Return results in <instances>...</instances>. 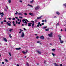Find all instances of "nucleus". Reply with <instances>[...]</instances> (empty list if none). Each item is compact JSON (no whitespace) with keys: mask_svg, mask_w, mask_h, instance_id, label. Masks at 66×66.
<instances>
[{"mask_svg":"<svg viewBox=\"0 0 66 66\" xmlns=\"http://www.w3.org/2000/svg\"><path fill=\"white\" fill-rule=\"evenodd\" d=\"M47 28V26H45L43 27V29H46Z\"/></svg>","mask_w":66,"mask_h":66,"instance_id":"20","label":"nucleus"},{"mask_svg":"<svg viewBox=\"0 0 66 66\" xmlns=\"http://www.w3.org/2000/svg\"><path fill=\"white\" fill-rule=\"evenodd\" d=\"M6 23H7V24H9H9H11V22L10 21H8L6 22Z\"/></svg>","mask_w":66,"mask_h":66,"instance_id":"13","label":"nucleus"},{"mask_svg":"<svg viewBox=\"0 0 66 66\" xmlns=\"http://www.w3.org/2000/svg\"><path fill=\"white\" fill-rule=\"evenodd\" d=\"M5 61L6 62H8V61L7 59H5Z\"/></svg>","mask_w":66,"mask_h":66,"instance_id":"41","label":"nucleus"},{"mask_svg":"<svg viewBox=\"0 0 66 66\" xmlns=\"http://www.w3.org/2000/svg\"><path fill=\"white\" fill-rule=\"evenodd\" d=\"M19 30H20V31H21V32H22V31H23L21 29H20Z\"/></svg>","mask_w":66,"mask_h":66,"instance_id":"42","label":"nucleus"},{"mask_svg":"<svg viewBox=\"0 0 66 66\" xmlns=\"http://www.w3.org/2000/svg\"><path fill=\"white\" fill-rule=\"evenodd\" d=\"M38 38H39V37H38V36H37L36 37V38H37V39H38Z\"/></svg>","mask_w":66,"mask_h":66,"instance_id":"38","label":"nucleus"},{"mask_svg":"<svg viewBox=\"0 0 66 66\" xmlns=\"http://www.w3.org/2000/svg\"><path fill=\"white\" fill-rule=\"evenodd\" d=\"M44 24V23H42V25H43Z\"/></svg>","mask_w":66,"mask_h":66,"instance_id":"47","label":"nucleus"},{"mask_svg":"<svg viewBox=\"0 0 66 66\" xmlns=\"http://www.w3.org/2000/svg\"><path fill=\"white\" fill-rule=\"evenodd\" d=\"M56 26H59L60 25V23H58L56 24Z\"/></svg>","mask_w":66,"mask_h":66,"instance_id":"29","label":"nucleus"},{"mask_svg":"<svg viewBox=\"0 0 66 66\" xmlns=\"http://www.w3.org/2000/svg\"><path fill=\"white\" fill-rule=\"evenodd\" d=\"M25 20L26 21H27V22H29V21L28 20L26 19H25Z\"/></svg>","mask_w":66,"mask_h":66,"instance_id":"34","label":"nucleus"},{"mask_svg":"<svg viewBox=\"0 0 66 66\" xmlns=\"http://www.w3.org/2000/svg\"><path fill=\"white\" fill-rule=\"evenodd\" d=\"M24 14L25 15H26V16H27V14L26 13H24Z\"/></svg>","mask_w":66,"mask_h":66,"instance_id":"39","label":"nucleus"},{"mask_svg":"<svg viewBox=\"0 0 66 66\" xmlns=\"http://www.w3.org/2000/svg\"><path fill=\"white\" fill-rule=\"evenodd\" d=\"M52 51H55V49L54 48H53L52 49Z\"/></svg>","mask_w":66,"mask_h":66,"instance_id":"30","label":"nucleus"},{"mask_svg":"<svg viewBox=\"0 0 66 66\" xmlns=\"http://www.w3.org/2000/svg\"><path fill=\"white\" fill-rule=\"evenodd\" d=\"M42 18H41V17H38L37 18V19H41Z\"/></svg>","mask_w":66,"mask_h":66,"instance_id":"16","label":"nucleus"},{"mask_svg":"<svg viewBox=\"0 0 66 66\" xmlns=\"http://www.w3.org/2000/svg\"><path fill=\"white\" fill-rule=\"evenodd\" d=\"M15 18H16V19H18V18L17 17V16H16V17H15Z\"/></svg>","mask_w":66,"mask_h":66,"instance_id":"62","label":"nucleus"},{"mask_svg":"<svg viewBox=\"0 0 66 66\" xmlns=\"http://www.w3.org/2000/svg\"><path fill=\"white\" fill-rule=\"evenodd\" d=\"M9 36H10V37L11 38H12V36H11V34H9Z\"/></svg>","mask_w":66,"mask_h":66,"instance_id":"26","label":"nucleus"},{"mask_svg":"<svg viewBox=\"0 0 66 66\" xmlns=\"http://www.w3.org/2000/svg\"><path fill=\"white\" fill-rule=\"evenodd\" d=\"M60 43H61V44H63V43L64 42L63 41H62L61 40H60Z\"/></svg>","mask_w":66,"mask_h":66,"instance_id":"17","label":"nucleus"},{"mask_svg":"<svg viewBox=\"0 0 66 66\" xmlns=\"http://www.w3.org/2000/svg\"><path fill=\"white\" fill-rule=\"evenodd\" d=\"M22 26H24V24H22Z\"/></svg>","mask_w":66,"mask_h":66,"instance_id":"55","label":"nucleus"},{"mask_svg":"<svg viewBox=\"0 0 66 66\" xmlns=\"http://www.w3.org/2000/svg\"><path fill=\"white\" fill-rule=\"evenodd\" d=\"M18 15H20V16H22V15H23L22 13L20 12H19L18 13Z\"/></svg>","mask_w":66,"mask_h":66,"instance_id":"8","label":"nucleus"},{"mask_svg":"<svg viewBox=\"0 0 66 66\" xmlns=\"http://www.w3.org/2000/svg\"><path fill=\"white\" fill-rule=\"evenodd\" d=\"M52 54L53 55V56H54V55H55V54H54L53 53Z\"/></svg>","mask_w":66,"mask_h":66,"instance_id":"33","label":"nucleus"},{"mask_svg":"<svg viewBox=\"0 0 66 66\" xmlns=\"http://www.w3.org/2000/svg\"><path fill=\"white\" fill-rule=\"evenodd\" d=\"M34 0H32V1H31L30 2V3H32H32H33V2H34Z\"/></svg>","mask_w":66,"mask_h":66,"instance_id":"19","label":"nucleus"},{"mask_svg":"<svg viewBox=\"0 0 66 66\" xmlns=\"http://www.w3.org/2000/svg\"><path fill=\"white\" fill-rule=\"evenodd\" d=\"M54 65L55 66H59V65L56 64V63H54Z\"/></svg>","mask_w":66,"mask_h":66,"instance_id":"14","label":"nucleus"},{"mask_svg":"<svg viewBox=\"0 0 66 66\" xmlns=\"http://www.w3.org/2000/svg\"><path fill=\"white\" fill-rule=\"evenodd\" d=\"M31 22H32V23H29L28 26V27H31V24H32L31 26H32V28L34 29V21H32Z\"/></svg>","mask_w":66,"mask_h":66,"instance_id":"1","label":"nucleus"},{"mask_svg":"<svg viewBox=\"0 0 66 66\" xmlns=\"http://www.w3.org/2000/svg\"><path fill=\"white\" fill-rule=\"evenodd\" d=\"M48 35L49 37H52V33L51 32L50 34H49Z\"/></svg>","mask_w":66,"mask_h":66,"instance_id":"5","label":"nucleus"},{"mask_svg":"<svg viewBox=\"0 0 66 66\" xmlns=\"http://www.w3.org/2000/svg\"><path fill=\"white\" fill-rule=\"evenodd\" d=\"M27 65L28 66H29V63H27Z\"/></svg>","mask_w":66,"mask_h":66,"instance_id":"51","label":"nucleus"},{"mask_svg":"<svg viewBox=\"0 0 66 66\" xmlns=\"http://www.w3.org/2000/svg\"><path fill=\"white\" fill-rule=\"evenodd\" d=\"M4 40L5 41V42H7V40L6 39V38H4Z\"/></svg>","mask_w":66,"mask_h":66,"instance_id":"12","label":"nucleus"},{"mask_svg":"<svg viewBox=\"0 0 66 66\" xmlns=\"http://www.w3.org/2000/svg\"><path fill=\"white\" fill-rule=\"evenodd\" d=\"M2 64H4V62H2Z\"/></svg>","mask_w":66,"mask_h":66,"instance_id":"46","label":"nucleus"},{"mask_svg":"<svg viewBox=\"0 0 66 66\" xmlns=\"http://www.w3.org/2000/svg\"><path fill=\"white\" fill-rule=\"evenodd\" d=\"M3 16H4V14H2V15H1V17H2H2H3Z\"/></svg>","mask_w":66,"mask_h":66,"instance_id":"28","label":"nucleus"},{"mask_svg":"<svg viewBox=\"0 0 66 66\" xmlns=\"http://www.w3.org/2000/svg\"><path fill=\"white\" fill-rule=\"evenodd\" d=\"M22 22H23L24 24H25V25L27 24V22L26 21L25 19H24L22 20Z\"/></svg>","mask_w":66,"mask_h":66,"instance_id":"2","label":"nucleus"},{"mask_svg":"<svg viewBox=\"0 0 66 66\" xmlns=\"http://www.w3.org/2000/svg\"><path fill=\"white\" fill-rule=\"evenodd\" d=\"M7 26H11V24H10L8 23L7 24Z\"/></svg>","mask_w":66,"mask_h":66,"instance_id":"24","label":"nucleus"},{"mask_svg":"<svg viewBox=\"0 0 66 66\" xmlns=\"http://www.w3.org/2000/svg\"><path fill=\"white\" fill-rule=\"evenodd\" d=\"M12 23H13V26H14V27H16V24H15V22H14V21H13Z\"/></svg>","mask_w":66,"mask_h":66,"instance_id":"9","label":"nucleus"},{"mask_svg":"<svg viewBox=\"0 0 66 66\" xmlns=\"http://www.w3.org/2000/svg\"><path fill=\"white\" fill-rule=\"evenodd\" d=\"M9 54L10 55V56H12V55H11V53L9 52Z\"/></svg>","mask_w":66,"mask_h":66,"instance_id":"32","label":"nucleus"},{"mask_svg":"<svg viewBox=\"0 0 66 66\" xmlns=\"http://www.w3.org/2000/svg\"><path fill=\"white\" fill-rule=\"evenodd\" d=\"M17 14H18V12H17V11H16V13H15V14L16 15Z\"/></svg>","mask_w":66,"mask_h":66,"instance_id":"36","label":"nucleus"},{"mask_svg":"<svg viewBox=\"0 0 66 66\" xmlns=\"http://www.w3.org/2000/svg\"><path fill=\"white\" fill-rule=\"evenodd\" d=\"M40 22H39L38 23V24L37 25V26H36L35 27L36 28H38L39 27V25H40Z\"/></svg>","mask_w":66,"mask_h":66,"instance_id":"4","label":"nucleus"},{"mask_svg":"<svg viewBox=\"0 0 66 66\" xmlns=\"http://www.w3.org/2000/svg\"><path fill=\"white\" fill-rule=\"evenodd\" d=\"M19 2H22V1H21V0H20L19 1Z\"/></svg>","mask_w":66,"mask_h":66,"instance_id":"50","label":"nucleus"},{"mask_svg":"<svg viewBox=\"0 0 66 66\" xmlns=\"http://www.w3.org/2000/svg\"><path fill=\"white\" fill-rule=\"evenodd\" d=\"M39 6H38L35 8V9L36 10H38L39 9Z\"/></svg>","mask_w":66,"mask_h":66,"instance_id":"7","label":"nucleus"},{"mask_svg":"<svg viewBox=\"0 0 66 66\" xmlns=\"http://www.w3.org/2000/svg\"><path fill=\"white\" fill-rule=\"evenodd\" d=\"M59 40H60H60H61V38H59Z\"/></svg>","mask_w":66,"mask_h":66,"instance_id":"52","label":"nucleus"},{"mask_svg":"<svg viewBox=\"0 0 66 66\" xmlns=\"http://www.w3.org/2000/svg\"><path fill=\"white\" fill-rule=\"evenodd\" d=\"M1 23L2 24H3V22L1 21Z\"/></svg>","mask_w":66,"mask_h":66,"instance_id":"56","label":"nucleus"},{"mask_svg":"<svg viewBox=\"0 0 66 66\" xmlns=\"http://www.w3.org/2000/svg\"><path fill=\"white\" fill-rule=\"evenodd\" d=\"M28 6H30L31 7H33L31 5L28 4Z\"/></svg>","mask_w":66,"mask_h":66,"instance_id":"22","label":"nucleus"},{"mask_svg":"<svg viewBox=\"0 0 66 66\" xmlns=\"http://www.w3.org/2000/svg\"><path fill=\"white\" fill-rule=\"evenodd\" d=\"M16 24H17V23H18V22H17V21H16Z\"/></svg>","mask_w":66,"mask_h":66,"instance_id":"49","label":"nucleus"},{"mask_svg":"<svg viewBox=\"0 0 66 66\" xmlns=\"http://www.w3.org/2000/svg\"><path fill=\"white\" fill-rule=\"evenodd\" d=\"M15 49L16 50H20V49H21V48L19 47V48H15Z\"/></svg>","mask_w":66,"mask_h":66,"instance_id":"10","label":"nucleus"},{"mask_svg":"<svg viewBox=\"0 0 66 66\" xmlns=\"http://www.w3.org/2000/svg\"><path fill=\"white\" fill-rule=\"evenodd\" d=\"M4 22H6V20H4Z\"/></svg>","mask_w":66,"mask_h":66,"instance_id":"48","label":"nucleus"},{"mask_svg":"<svg viewBox=\"0 0 66 66\" xmlns=\"http://www.w3.org/2000/svg\"><path fill=\"white\" fill-rule=\"evenodd\" d=\"M23 29L25 31H26V30L25 29V28H24Z\"/></svg>","mask_w":66,"mask_h":66,"instance_id":"59","label":"nucleus"},{"mask_svg":"<svg viewBox=\"0 0 66 66\" xmlns=\"http://www.w3.org/2000/svg\"><path fill=\"white\" fill-rule=\"evenodd\" d=\"M9 31L8 29H6V31Z\"/></svg>","mask_w":66,"mask_h":66,"instance_id":"63","label":"nucleus"},{"mask_svg":"<svg viewBox=\"0 0 66 66\" xmlns=\"http://www.w3.org/2000/svg\"><path fill=\"white\" fill-rule=\"evenodd\" d=\"M29 15H31V16H32V15H33V14H32V13H29Z\"/></svg>","mask_w":66,"mask_h":66,"instance_id":"21","label":"nucleus"},{"mask_svg":"<svg viewBox=\"0 0 66 66\" xmlns=\"http://www.w3.org/2000/svg\"><path fill=\"white\" fill-rule=\"evenodd\" d=\"M18 24H20V22H19L18 23Z\"/></svg>","mask_w":66,"mask_h":66,"instance_id":"44","label":"nucleus"},{"mask_svg":"<svg viewBox=\"0 0 66 66\" xmlns=\"http://www.w3.org/2000/svg\"><path fill=\"white\" fill-rule=\"evenodd\" d=\"M8 19H9L10 20H11V19H12V18H8Z\"/></svg>","mask_w":66,"mask_h":66,"instance_id":"31","label":"nucleus"},{"mask_svg":"<svg viewBox=\"0 0 66 66\" xmlns=\"http://www.w3.org/2000/svg\"><path fill=\"white\" fill-rule=\"evenodd\" d=\"M60 38H61L62 37V36H58Z\"/></svg>","mask_w":66,"mask_h":66,"instance_id":"61","label":"nucleus"},{"mask_svg":"<svg viewBox=\"0 0 66 66\" xmlns=\"http://www.w3.org/2000/svg\"><path fill=\"white\" fill-rule=\"evenodd\" d=\"M0 15H2V14H3V12H2V13H1V12H0Z\"/></svg>","mask_w":66,"mask_h":66,"instance_id":"35","label":"nucleus"},{"mask_svg":"<svg viewBox=\"0 0 66 66\" xmlns=\"http://www.w3.org/2000/svg\"><path fill=\"white\" fill-rule=\"evenodd\" d=\"M19 18H20L21 19H22V17H20V16H19Z\"/></svg>","mask_w":66,"mask_h":66,"instance_id":"43","label":"nucleus"},{"mask_svg":"<svg viewBox=\"0 0 66 66\" xmlns=\"http://www.w3.org/2000/svg\"><path fill=\"white\" fill-rule=\"evenodd\" d=\"M35 22H37V20H35Z\"/></svg>","mask_w":66,"mask_h":66,"instance_id":"57","label":"nucleus"},{"mask_svg":"<svg viewBox=\"0 0 66 66\" xmlns=\"http://www.w3.org/2000/svg\"><path fill=\"white\" fill-rule=\"evenodd\" d=\"M45 22H47V20H45Z\"/></svg>","mask_w":66,"mask_h":66,"instance_id":"58","label":"nucleus"},{"mask_svg":"<svg viewBox=\"0 0 66 66\" xmlns=\"http://www.w3.org/2000/svg\"><path fill=\"white\" fill-rule=\"evenodd\" d=\"M12 20H15V18H13L12 19Z\"/></svg>","mask_w":66,"mask_h":66,"instance_id":"37","label":"nucleus"},{"mask_svg":"<svg viewBox=\"0 0 66 66\" xmlns=\"http://www.w3.org/2000/svg\"><path fill=\"white\" fill-rule=\"evenodd\" d=\"M26 52H25L24 51H22V52L23 53V54H26V53H27V51H26Z\"/></svg>","mask_w":66,"mask_h":66,"instance_id":"15","label":"nucleus"},{"mask_svg":"<svg viewBox=\"0 0 66 66\" xmlns=\"http://www.w3.org/2000/svg\"><path fill=\"white\" fill-rule=\"evenodd\" d=\"M60 66H63V65H62V64H60Z\"/></svg>","mask_w":66,"mask_h":66,"instance_id":"60","label":"nucleus"},{"mask_svg":"<svg viewBox=\"0 0 66 66\" xmlns=\"http://www.w3.org/2000/svg\"><path fill=\"white\" fill-rule=\"evenodd\" d=\"M39 26H40V27H42V24H40V23Z\"/></svg>","mask_w":66,"mask_h":66,"instance_id":"54","label":"nucleus"},{"mask_svg":"<svg viewBox=\"0 0 66 66\" xmlns=\"http://www.w3.org/2000/svg\"><path fill=\"white\" fill-rule=\"evenodd\" d=\"M49 28H48L47 29H46L45 30L46 31H49Z\"/></svg>","mask_w":66,"mask_h":66,"instance_id":"23","label":"nucleus"},{"mask_svg":"<svg viewBox=\"0 0 66 66\" xmlns=\"http://www.w3.org/2000/svg\"><path fill=\"white\" fill-rule=\"evenodd\" d=\"M8 2H9V3H11V0H9Z\"/></svg>","mask_w":66,"mask_h":66,"instance_id":"25","label":"nucleus"},{"mask_svg":"<svg viewBox=\"0 0 66 66\" xmlns=\"http://www.w3.org/2000/svg\"><path fill=\"white\" fill-rule=\"evenodd\" d=\"M63 5H64V6H65V7H66V4H63Z\"/></svg>","mask_w":66,"mask_h":66,"instance_id":"40","label":"nucleus"},{"mask_svg":"<svg viewBox=\"0 0 66 66\" xmlns=\"http://www.w3.org/2000/svg\"><path fill=\"white\" fill-rule=\"evenodd\" d=\"M17 66H19V65L18 64H17Z\"/></svg>","mask_w":66,"mask_h":66,"instance_id":"64","label":"nucleus"},{"mask_svg":"<svg viewBox=\"0 0 66 66\" xmlns=\"http://www.w3.org/2000/svg\"><path fill=\"white\" fill-rule=\"evenodd\" d=\"M42 22H45V20H43L42 21Z\"/></svg>","mask_w":66,"mask_h":66,"instance_id":"53","label":"nucleus"},{"mask_svg":"<svg viewBox=\"0 0 66 66\" xmlns=\"http://www.w3.org/2000/svg\"><path fill=\"white\" fill-rule=\"evenodd\" d=\"M24 33H23V32H22V35H21V37H24Z\"/></svg>","mask_w":66,"mask_h":66,"instance_id":"6","label":"nucleus"},{"mask_svg":"<svg viewBox=\"0 0 66 66\" xmlns=\"http://www.w3.org/2000/svg\"><path fill=\"white\" fill-rule=\"evenodd\" d=\"M39 38L40 39H45V38H44V36L42 35L39 37Z\"/></svg>","mask_w":66,"mask_h":66,"instance_id":"3","label":"nucleus"},{"mask_svg":"<svg viewBox=\"0 0 66 66\" xmlns=\"http://www.w3.org/2000/svg\"><path fill=\"white\" fill-rule=\"evenodd\" d=\"M40 43V42L39 41H37V43L38 44V43Z\"/></svg>","mask_w":66,"mask_h":66,"instance_id":"45","label":"nucleus"},{"mask_svg":"<svg viewBox=\"0 0 66 66\" xmlns=\"http://www.w3.org/2000/svg\"><path fill=\"white\" fill-rule=\"evenodd\" d=\"M37 52L38 53V54H41V52H40L39 51H37Z\"/></svg>","mask_w":66,"mask_h":66,"instance_id":"11","label":"nucleus"},{"mask_svg":"<svg viewBox=\"0 0 66 66\" xmlns=\"http://www.w3.org/2000/svg\"><path fill=\"white\" fill-rule=\"evenodd\" d=\"M13 29H10V30H9L10 32H11L13 30Z\"/></svg>","mask_w":66,"mask_h":66,"instance_id":"27","label":"nucleus"},{"mask_svg":"<svg viewBox=\"0 0 66 66\" xmlns=\"http://www.w3.org/2000/svg\"><path fill=\"white\" fill-rule=\"evenodd\" d=\"M56 14H57V15H60V13L58 12H56Z\"/></svg>","mask_w":66,"mask_h":66,"instance_id":"18","label":"nucleus"}]
</instances>
